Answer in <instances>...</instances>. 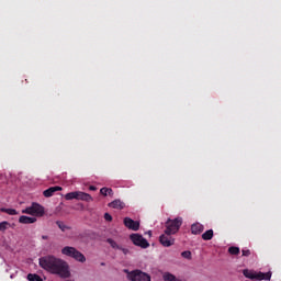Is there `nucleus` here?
Listing matches in <instances>:
<instances>
[{
    "instance_id": "nucleus-14",
    "label": "nucleus",
    "mask_w": 281,
    "mask_h": 281,
    "mask_svg": "<svg viewBox=\"0 0 281 281\" xmlns=\"http://www.w3.org/2000/svg\"><path fill=\"white\" fill-rule=\"evenodd\" d=\"M109 207H113V210H124V207H126V203L122 200H114L109 203Z\"/></svg>"
},
{
    "instance_id": "nucleus-17",
    "label": "nucleus",
    "mask_w": 281,
    "mask_h": 281,
    "mask_svg": "<svg viewBox=\"0 0 281 281\" xmlns=\"http://www.w3.org/2000/svg\"><path fill=\"white\" fill-rule=\"evenodd\" d=\"M27 280L29 281H43V278L36 273H29L27 274Z\"/></svg>"
},
{
    "instance_id": "nucleus-31",
    "label": "nucleus",
    "mask_w": 281,
    "mask_h": 281,
    "mask_svg": "<svg viewBox=\"0 0 281 281\" xmlns=\"http://www.w3.org/2000/svg\"><path fill=\"white\" fill-rule=\"evenodd\" d=\"M101 267H104V262L101 263Z\"/></svg>"
},
{
    "instance_id": "nucleus-27",
    "label": "nucleus",
    "mask_w": 281,
    "mask_h": 281,
    "mask_svg": "<svg viewBox=\"0 0 281 281\" xmlns=\"http://www.w3.org/2000/svg\"><path fill=\"white\" fill-rule=\"evenodd\" d=\"M123 254H124V256H126L127 254H128V249H126V248H119Z\"/></svg>"
},
{
    "instance_id": "nucleus-29",
    "label": "nucleus",
    "mask_w": 281,
    "mask_h": 281,
    "mask_svg": "<svg viewBox=\"0 0 281 281\" xmlns=\"http://www.w3.org/2000/svg\"><path fill=\"white\" fill-rule=\"evenodd\" d=\"M90 190L94 191V190H97V188L93 186H90Z\"/></svg>"
},
{
    "instance_id": "nucleus-21",
    "label": "nucleus",
    "mask_w": 281,
    "mask_h": 281,
    "mask_svg": "<svg viewBox=\"0 0 281 281\" xmlns=\"http://www.w3.org/2000/svg\"><path fill=\"white\" fill-rule=\"evenodd\" d=\"M56 225L59 227V229H61V232H67V229H71V227L65 225V223L60 221H57Z\"/></svg>"
},
{
    "instance_id": "nucleus-19",
    "label": "nucleus",
    "mask_w": 281,
    "mask_h": 281,
    "mask_svg": "<svg viewBox=\"0 0 281 281\" xmlns=\"http://www.w3.org/2000/svg\"><path fill=\"white\" fill-rule=\"evenodd\" d=\"M100 192L103 196H109V194H113V189L103 187Z\"/></svg>"
},
{
    "instance_id": "nucleus-4",
    "label": "nucleus",
    "mask_w": 281,
    "mask_h": 281,
    "mask_svg": "<svg viewBox=\"0 0 281 281\" xmlns=\"http://www.w3.org/2000/svg\"><path fill=\"white\" fill-rule=\"evenodd\" d=\"M181 225H183V218L176 217L175 220H168L166 224L165 234L168 236H172V234H177L179 229L181 228Z\"/></svg>"
},
{
    "instance_id": "nucleus-23",
    "label": "nucleus",
    "mask_w": 281,
    "mask_h": 281,
    "mask_svg": "<svg viewBox=\"0 0 281 281\" xmlns=\"http://www.w3.org/2000/svg\"><path fill=\"white\" fill-rule=\"evenodd\" d=\"M182 258H186L187 260H192V252L190 250H184L181 252Z\"/></svg>"
},
{
    "instance_id": "nucleus-6",
    "label": "nucleus",
    "mask_w": 281,
    "mask_h": 281,
    "mask_svg": "<svg viewBox=\"0 0 281 281\" xmlns=\"http://www.w3.org/2000/svg\"><path fill=\"white\" fill-rule=\"evenodd\" d=\"M245 278L248 280H271V272H256L254 270L245 269L243 270Z\"/></svg>"
},
{
    "instance_id": "nucleus-18",
    "label": "nucleus",
    "mask_w": 281,
    "mask_h": 281,
    "mask_svg": "<svg viewBox=\"0 0 281 281\" xmlns=\"http://www.w3.org/2000/svg\"><path fill=\"white\" fill-rule=\"evenodd\" d=\"M228 254H231V256H238V254H240V248L232 246L228 248Z\"/></svg>"
},
{
    "instance_id": "nucleus-22",
    "label": "nucleus",
    "mask_w": 281,
    "mask_h": 281,
    "mask_svg": "<svg viewBox=\"0 0 281 281\" xmlns=\"http://www.w3.org/2000/svg\"><path fill=\"white\" fill-rule=\"evenodd\" d=\"M12 227V224L9 222H1L0 223V232H5V229H10Z\"/></svg>"
},
{
    "instance_id": "nucleus-16",
    "label": "nucleus",
    "mask_w": 281,
    "mask_h": 281,
    "mask_svg": "<svg viewBox=\"0 0 281 281\" xmlns=\"http://www.w3.org/2000/svg\"><path fill=\"white\" fill-rule=\"evenodd\" d=\"M202 238L204 240H212V238H214V231L213 229H209L205 233L202 234Z\"/></svg>"
},
{
    "instance_id": "nucleus-8",
    "label": "nucleus",
    "mask_w": 281,
    "mask_h": 281,
    "mask_svg": "<svg viewBox=\"0 0 281 281\" xmlns=\"http://www.w3.org/2000/svg\"><path fill=\"white\" fill-rule=\"evenodd\" d=\"M130 240H132L133 245H135L136 247H140L142 249H148V247H150L148 240L139 234H132L130 236Z\"/></svg>"
},
{
    "instance_id": "nucleus-7",
    "label": "nucleus",
    "mask_w": 281,
    "mask_h": 281,
    "mask_svg": "<svg viewBox=\"0 0 281 281\" xmlns=\"http://www.w3.org/2000/svg\"><path fill=\"white\" fill-rule=\"evenodd\" d=\"M125 273H127V280L130 281H151L150 274L142 270H134L131 272H128V270H125Z\"/></svg>"
},
{
    "instance_id": "nucleus-30",
    "label": "nucleus",
    "mask_w": 281,
    "mask_h": 281,
    "mask_svg": "<svg viewBox=\"0 0 281 281\" xmlns=\"http://www.w3.org/2000/svg\"><path fill=\"white\" fill-rule=\"evenodd\" d=\"M9 214L12 216V215L16 214V212H9Z\"/></svg>"
},
{
    "instance_id": "nucleus-10",
    "label": "nucleus",
    "mask_w": 281,
    "mask_h": 281,
    "mask_svg": "<svg viewBox=\"0 0 281 281\" xmlns=\"http://www.w3.org/2000/svg\"><path fill=\"white\" fill-rule=\"evenodd\" d=\"M124 225L127 227V229H132L133 232H137L139 229V222L134 221L131 217L124 218Z\"/></svg>"
},
{
    "instance_id": "nucleus-15",
    "label": "nucleus",
    "mask_w": 281,
    "mask_h": 281,
    "mask_svg": "<svg viewBox=\"0 0 281 281\" xmlns=\"http://www.w3.org/2000/svg\"><path fill=\"white\" fill-rule=\"evenodd\" d=\"M203 229H204L203 224L195 223L191 225V234H193L194 236L199 234H203Z\"/></svg>"
},
{
    "instance_id": "nucleus-25",
    "label": "nucleus",
    "mask_w": 281,
    "mask_h": 281,
    "mask_svg": "<svg viewBox=\"0 0 281 281\" xmlns=\"http://www.w3.org/2000/svg\"><path fill=\"white\" fill-rule=\"evenodd\" d=\"M104 218H105V221H109V222L113 221V216H111V214H109V213L104 214Z\"/></svg>"
},
{
    "instance_id": "nucleus-3",
    "label": "nucleus",
    "mask_w": 281,
    "mask_h": 281,
    "mask_svg": "<svg viewBox=\"0 0 281 281\" xmlns=\"http://www.w3.org/2000/svg\"><path fill=\"white\" fill-rule=\"evenodd\" d=\"M61 254L64 256H68V258H74V260H77V262H87V257H85L82 252L71 246L64 247L61 249Z\"/></svg>"
},
{
    "instance_id": "nucleus-20",
    "label": "nucleus",
    "mask_w": 281,
    "mask_h": 281,
    "mask_svg": "<svg viewBox=\"0 0 281 281\" xmlns=\"http://www.w3.org/2000/svg\"><path fill=\"white\" fill-rule=\"evenodd\" d=\"M106 243L112 247V249H121V246L112 238H108Z\"/></svg>"
},
{
    "instance_id": "nucleus-11",
    "label": "nucleus",
    "mask_w": 281,
    "mask_h": 281,
    "mask_svg": "<svg viewBox=\"0 0 281 281\" xmlns=\"http://www.w3.org/2000/svg\"><path fill=\"white\" fill-rule=\"evenodd\" d=\"M159 243L162 247H172V245H175V239L165 233L164 235H160Z\"/></svg>"
},
{
    "instance_id": "nucleus-5",
    "label": "nucleus",
    "mask_w": 281,
    "mask_h": 281,
    "mask_svg": "<svg viewBox=\"0 0 281 281\" xmlns=\"http://www.w3.org/2000/svg\"><path fill=\"white\" fill-rule=\"evenodd\" d=\"M65 200L66 201H93V198H91V194L89 193H85L82 191H72V192H69V193H66L65 194Z\"/></svg>"
},
{
    "instance_id": "nucleus-12",
    "label": "nucleus",
    "mask_w": 281,
    "mask_h": 281,
    "mask_svg": "<svg viewBox=\"0 0 281 281\" xmlns=\"http://www.w3.org/2000/svg\"><path fill=\"white\" fill-rule=\"evenodd\" d=\"M63 190V187H50L48 189H46L43 194L46 199H49L50 196H54V194H56V192H60Z\"/></svg>"
},
{
    "instance_id": "nucleus-9",
    "label": "nucleus",
    "mask_w": 281,
    "mask_h": 281,
    "mask_svg": "<svg viewBox=\"0 0 281 281\" xmlns=\"http://www.w3.org/2000/svg\"><path fill=\"white\" fill-rule=\"evenodd\" d=\"M45 213L43 212H34L32 213L33 216H25L22 215L19 218V223H22L23 225H32V223H36V216H43Z\"/></svg>"
},
{
    "instance_id": "nucleus-26",
    "label": "nucleus",
    "mask_w": 281,
    "mask_h": 281,
    "mask_svg": "<svg viewBox=\"0 0 281 281\" xmlns=\"http://www.w3.org/2000/svg\"><path fill=\"white\" fill-rule=\"evenodd\" d=\"M243 256H251V250L247 249V250H241Z\"/></svg>"
},
{
    "instance_id": "nucleus-13",
    "label": "nucleus",
    "mask_w": 281,
    "mask_h": 281,
    "mask_svg": "<svg viewBox=\"0 0 281 281\" xmlns=\"http://www.w3.org/2000/svg\"><path fill=\"white\" fill-rule=\"evenodd\" d=\"M22 212H45V207L43 205L33 202L31 206L25 207Z\"/></svg>"
},
{
    "instance_id": "nucleus-28",
    "label": "nucleus",
    "mask_w": 281,
    "mask_h": 281,
    "mask_svg": "<svg viewBox=\"0 0 281 281\" xmlns=\"http://www.w3.org/2000/svg\"><path fill=\"white\" fill-rule=\"evenodd\" d=\"M47 238H49V237L46 236V235H43V236H42V239H43V240H47Z\"/></svg>"
},
{
    "instance_id": "nucleus-24",
    "label": "nucleus",
    "mask_w": 281,
    "mask_h": 281,
    "mask_svg": "<svg viewBox=\"0 0 281 281\" xmlns=\"http://www.w3.org/2000/svg\"><path fill=\"white\" fill-rule=\"evenodd\" d=\"M0 212H16V210L0 207Z\"/></svg>"
},
{
    "instance_id": "nucleus-1",
    "label": "nucleus",
    "mask_w": 281,
    "mask_h": 281,
    "mask_svg": "<svg viewBox=\"0 0 281 281\" xmlns=\"http://www.w3.org/2000/svg\"><path fill=\"white\" fill-rule=\"evenodd\" d=\"M40 267L52 273L53 276H58L64 280L71 278V271L69 270V263L67 261L56 258L55 256L48 255L40 258Z\"/></svg>"
},
{
    "instance_id": "nucleus-2",
    "label": "nucleus",
    "mask_w": 281,
    "mask_h": 281,
    "mask_svg": "<svg viewBox=\"0 0 281 281\" xmlns=\"http://www.w3.org/2000/svg\"><path fill=\"white\" fill-rule=\"evenodd\" d=\"M40 267L52 273L53 276H58L64 280L71 278V271L69 270V263L67 261L56 258L55 256L48 255L40 258Z\"/></svg>"
}]
</instances>
